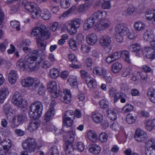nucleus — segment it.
Returning a JSON list of instances; mask_svg holds the SVG:
<instances>
[{
    "label": "nucleus",
    "mask_w": 155,
    "mask_h": 155,
    "mask_svg": "<svg viewBox=\"0 0 155 155\" xmlns=\"http://www.w3.org/2000/svg\"><path fill=\"white\" fill-rule=\"evenodd\" d=\"M23 50L27 53L31 54V56L27 59H20L17 63V66L21 71H26L28 69L36 71L39 67L41 61L37 58L40 54H44V51L36 50L31 51L29 47H23Z\"/></svg>",
    "instance_id": "obj_1"
},
{
    "label": "nucleus",
    "mask_w": 155,
    "mask_h": 155,
    "mask_svg": "<svg viewBox=\"0 0 155 155\" xmlns=\"http://www.w3.org/2000/svg\"><path fill=\"white\" fill-rule=\"evenodd\" d=\"M50 35L48 28L44 25L34 28L31 32V36L36 40L38 47L42 51L45 50L46 44L42 38L47 39L49 37Z\"/></svg>",
    "instance_id": "obj_2"
},
{
    "label": "nucleus",
    "mask_w": 155,
    "mask_h": 155,
    "mask_svg": "<svg viewBox=\"0 0 155 155\" xmlns=\"http://www.w3.org/2000/svg\"><path fill=\"white\" fill-rule=\"evenodd\" d=\"M114 31L115 33L114 38L119 42H122L125 37L130 39H134L136 37L134 31L130 29L123 23L117 25L115 28Z\"/></svg>",
    "instance_id": "obj_3"
},
{
    "label": "nucleus",
    "mask_w": 155,
    "mask_h": 155,
    "mask_svg": "<svg viewBox=\"0 0 155 155\" xmlns=\"http://www.w3.org/2000/svg\"><path fill=\"white\" fill-rule=\"evenodd\" d=\"M21 84L23 86L25 87H30L34 84L33 89L40 95L44 94L46 91V88L43 84L37 78L27 77L22 79Z\"/></svg>",
    "instance_id": "obj_4"
},
{
    "label": "nucleus",
    "mask_w": 155,
    "mask_h": 155,
    "mask_svg": "<svg viewBox=\"0 0 155 155\" xmlns=\"http://www.w3.org/2000/svg\"><path fill=\"white\" fill-rule=\"evenodd\" d=\"M76 135L75 129H71L68 132L67 136L64 137V139L65 141L64 149L66 155H73L71 147L72 146V142L74 141Z\"/></svg>",
    "instance_id": "obj_5"
},
{
    "label": "nucleus",
    "mask_w": 155,
    "mask_h": 155,
    "mask_svg": "<svg viewBox=\"0 0 155 155\" xmlns=\"http://www.w3.org/2000/svg\"><path fill=\"white\" fill-rule=\"evenodd\" d=\"M20 5H24L25 9L31 12V17L34 19H37L41 16V11L39 8H35L36 4L33 2H28L26 0H20Z\"/></svg>",
    "instance_id": "obj_6"
},
{
    "label": "nucleus",
    "mask_w": 155,
    "mask_h": 155,
    "mask_svg": "<svg viewBox=\"0 0 155 155\" xmlns=\"http://www.w3.org/2000/svg\"><path fill=\"white\" fill-rule=\"evenodd\" d=\"M81 21L80 19L75 18L66 22L64 27L70 35H75L80 27Z\"/></svg>",
    "instance_id": "obj_7"
},
{
    "label": "nucleus",
    "mask_w": 155,
    "mask_h": 155,
    "mask_svg": "<svg viewBox=\"0 0 155 155\" xmlns=\"http://www.w3.org/2000/svg\"><path fill=\"white\" fill-rule=\"evenodd\" d=\"M43 106L40 101H36L31 104L30 107L29 115L31 118L34 119L40 118L42 114Z\"/></svg>",
    "instance_id": "obj_8"
},
{
    "label": "nucleus",
    "mask_w": 155,
    "mask_h": 155,
    "mask_svg": "<svg viewBox=\"0 0 155 155\" xmlns=\"http://www.w3.org/2000/svg\"><path fill=\"white\" fill-rule=\"evenodd\" d=\"M111 38L107 34L101 35L99 38V45L104 49L106 53H109L111 50Z\"/></svg>",
    "instance_id": "obj_9"
},
{
    "label": "nucleus",
    "mask_w": 155,
    "mask_h": 155,
    "mask_svg": "<svg viewBox=\"0 0 155 155\" xmlns=\"http://www.w3.org/2000/svg\"><path fill=\"white\" fill-rule=\"evenodd\" d=\"M111 25V22L109 20L104 19L97 21L94 26V29L97 31H103L108 28Z\"/></svg>",
    "instance_id": "obj_10"
},
{
    "label": "nucleus",
    "mask_w": 155,
    "mask_h": 155,
    "mask_svg": "<svg viewBox=\"0 0 155 155\" xmlns=\"http://www.w3.org/2000/svg\"><path fill=\"white\" fill-rule=\"evenodd\" d=\"M22 147L30 153L34 152L37 147V143L35 139L28 138L23 142Z\"/></svg>",
    "instance_id": "obj_11"
},
{
    "label": "nucleus",
    "mask_w": 155,
    "mask_h": 155,
    "mask_svg": "<svg viewBox=\"0 0 155 155\" xmlns=\"http://www.w3.org/2000/svg\"><path fill=\"white\" fill-rule=\"evenodd\" d=\"M26 101L22 98L21 94L15 92L13 95L12 99L13 104L18 107H24L26 105Z\"/></svg>",
    "instance_id": "obj_12"
},
{
    "label": "nucleus",
    "mask_w": 155,
    "mask_h": 155,
    "mask_svg": "<svg viewBox=\"0 0 155 155\" xmlns=\"http://www.w3.org/2000/svg\"><path fill=\"white\" fill-rule=\"evenodd\" d=\"M47 87L53 97L56 98L59 95V91L57 90V84L55 81H52L49 82L48 84Z\"/></svg>",
    "instance_id": "obj_13"
},
{
    "label": "nucleus",
    "mask_w": 155,
    "mask_h": 155,
    "mask_svg": "<svg viewBox=\"0 0 155 155\" xmlns=\"http://www.w3.org/2000/svg\"><path fill=\"white\" fill-rule=\"evenodd\" d=\"M147 134L142 130L138 128L135 132L134 138L135 140L138 142H141L145 139Z\"/></svg>",
    "instance_id": "obj_14"
},
{
    "label": "nucleus",
    "mask_w": 155,
    "mask_h": 155,
    "mask_svg": "<svg viewBox=\"0 0 155 155\" xmlns=\"http://www.w3.org/2000/svg\"><path fill=\"white\" fill-rule=\"evenodd\" d=\"M54 104H51L50 108L45 115V119L46 121H49L51 120L55 114V110L54 107Z\"/></svg>",
    "instance_id": "obj_15"
},
{
    "label": "nucleus",
    "mask_w": 155,
    "mask_h": 155,
    "mask_svg": "<svg viewBox=\"0 0 155 155\" xmlns=\"http://www.w3.org/2000/svg\"><path fill=\"white\" fill-rule=\"evenodd\" d=\"M142 51V53L140 54V53H138V52L140 51L141 50V47L139 44L137 43H135L134 44H133L131 45H130L128 47V49L129 50L132 52H135L137 53L136 55L137 56L139 57H141L142 55V54L144 56H146L144 55L143 53V50Z\"/></svg>",
    "instance_id": "obj_16"
},
{
    "label": "nucleus",
    "mask_w": 155,
    "mask_h": 155,
    "mask_svg": "<svg viewBox=\"0 0 155 155\" xmlns=\"http://www.w3.org/2000/svg\"><path fill=\"white\" fill-rule=\"evenodd\" d=\"M9 93V89L7 87H3L0 89V104L4 102Z\"/></svg>",
    "instance_id": "obj_17"
},
{
    "label": "nucleus",
    "mask_w": 155,
    "mask_h": 155,
    "mask_svg": "<svg viewBox=\"0 0 155 155\" xmlns=\"http://www.w3.org/2000/svg\"><path fill=\"white\" fill-rule=\"evenodd\" d=\"M95 21L92 16L88 18L84 21L83 24V28L85 31L91 29L94 25Z\"/></svg>",
    "instance_id": "obj_18"
},
{
    "label": "nucleus",
    "mask_w": 155,
    "mask_h": 155,
    "mask_svg": "<svg viewBox=\"0 0 155 155\" xmlns=\"http://www.w3.org/2000/svg\"><path fill=\"white\" fill-rule=\"evenodd\" d=\"M88 149L90 152L95 155L99 154L101 150V148L99 145L95 143L89 145Z\"/></svg>",
    "instance_id": "obj_19"
},
{
    "label": "nucleus",
    "mask_w": 155,
    "mask_h": 155,
    "mask_svg": "<svg viewBox=\"0 0 155 155\" xmlns=\"http://www.w3.org/2000/svg\"><path fill=\"white\" fill-rule=\"evenodd\" d=\"M93 73L95 75L98 76H104L107 72L104 68L98 66L94 67L93 70Z\"/></svg>",
    "instance_id": "obj_20"
},
{
    "label": "nucleus",
    "mask_w": 155,
    "mask_h": 155,
    "mask_svg": "<svg viewBox=\"0 0 155 155\" xmlns=\"http://www.w3.org/2000/svg\"><path fill=\"white\" fill-rule=\"evenodd\" d=\"M23 115H18L15 116L12 120V126L13 128L17 127L24 120Z\"/></svg>",
    "instance_id": "obj_21"
},
{
    "label": "nucleus",
    "mask_w": 155,
    "mask_h": 155,
    "mask_svg": "<svg viewBox=\"0 0 155 155\" xmlns=\"http://www.w3.org/2000/svg\"><path fill=\"white\" fill-rule=\"evenodd\" d=\"M143 53L148 59L155 58V51L154 50L149 47H147L143 50Z\"/></svg>",
    "instance_id": "obj_22"
},
{
    "label": "nucleus",
    "mask_w": 155,
    "mask_h": 155,
    "mask_svg": "<svg viewBox=\"0 0 155 155\" xmlns=\"http://www.w3.org/2000/svg\"><path fill=\"white\" fill-rule=\"evenodd\" d=\"M107 16V13L106 11H102L100 10L94 12L92 17L95 21H100L104 19Z\"/></svg>",
    "instance_id": "obj_23"
},
{
    "label": "nucleus",
    "mask_w": 155,
    "mask_h": 155,
    "mask_svg": "<svg viewBox=\"0 0 155 155\" xmlns=\"http://www.w3.org/2000/svg\"><path fill=\"white\" fill-rule=\"evenodd\" d=\"M86 40L88 44L93 45L97 41V36L95 34L90 33L87 36Z\"/></svg>",
    "instance_id": "obj_24"
},
{
    "label": "nucleus",
    "mask_w": 155,
    "mask_h": 155,
    "mask_svg": "<svg viewBox=\"0 0 155 155\" xmlns=\"http://www.w3.org/2000/svg\"><path fill=\"white\" fill-rule=\"evenodd\" d=\"M40 125V121L34 120L30 122L28 127V130L30 132H33L36 130Z\"/></svg>",
    "instance_id": "obj_25"
},
{
    "label": "nucleus",
    "mask_w": 155,
    "mask_h": 155,
    "mask_svg": "<svg viewBox=\"0 0 155 155\" xmlns=\"http://www.w3.org/2000/svg\"><path fill=\"white\" fill-rule=\"evenodd\" d=\"M78 77L76 75H70L68 79L67 83L71 87H76L78 85Z\"/></svg>",
    "instance_id": "obj_26"
},
{
    "label": "nucleus",
    "mask_w": 155,
    "mask_h": 155,
    "mask_svg": "<svg viewBox=\"0 0 155 155\" xmlns=\"http://www.w3.org/2000/svg\"><path fill=\"white\" fill-rule=\"evenodd\" d=\"M64 96L61 99L62 101L65 103L68 104L71 100V91L68 89H66L64 90Z\"/></svg>",
    "instance_id": "obj_27"
},
{
    "label": "nucleus",
    "mask_w": 155,
    "mask_h": 155,
    "mask_svg": "<svg viewBox=\"0 0 155 155\" xmlns=\"http://www.w3.org/2000/svg\"><path fill=\"white\" fill-rule=\"evenodd\" d=\"M85 82L90 89L95 88L96 87L97 84L96 80L91 76H87L85 79Z\"/></svg>",
    "instance_id": "obj_28"
},
{
    "label": "nucleus",
    "mask_w": 155,
    "mask_h": 155,
    "mask_svg": "<svg viewBox=\"0 0 155 155\" xmlns=\"http://www.w3.org/2000/svg\"><path fill=\"white\" fill-rule=\"evenodd\" d=\"M17 76V73L16 71L13 70H11L8 74V79L9 83L12 84L15 83Z\"/></svg>",
    "instance_id": "obj_29"
},
{
    "label": "nucleus",
    "mask_w": 155,
    "mask_h": 155,
    "mask_svg": "<svg viewBox=\"0 0 155 155\" xmlns=\"http://www.w3.org/2000/svg\"><path fill=\"white\" fill-rule=\"evenodd\" d=\"M91 117L93 121L97 124L100 123L103 121L102 115L97 111L93 112L91 114Z\"/></svg>",
    "instance_id": "obj_30"
},
{
    "label": "nucleus",
    "mask_w": 155,
    "mask_h": 155,
    "mask_svg": "<svg viewBox=\"0 0 155 155\" xmlns=\"http://www.w3.org/2000/svg\"><path fill=\"white\" fill-rule=\"evenodd\" d=\"M87 136L88 139L92 142H96L97 140V134L94 130H90L87 131Z\"/></svg>",
    "instance_id": "obj_31"
},
{
    "label": "nucleus",
    "mask_w": 155,
    "mask_h": 155,
    "mask_svg": "<svg viewBox=\"0 0 155 155\" xmlns=\"http://www.w3.org/2000/svg\"><path fill=\"white\" fill-rule=\"evenodd\" d=\"M145 15L147 20L155 21V10L148 9L145 12Z\"/></svg>",
    "instance_id": "obj_32"
},
{
    "label": "nucleus",
    "mask_w": 155,
    "mask_h": 155,
    "mask_svg": "<svg viewBox=\"0 0 155 155\" xmlns=\"http://www.w3.org/2000/svg\"><path fill=\"white\" fill-rule=\"evenodd\" d=\"M71 148L72 149L73 155H75L74 150H77L80 152H82L84 149V145L82 142H77L75 143V145L72 144Z\"/></svg>",
    "instance_id": "obj_33"
},
{
    "label": "nucleus",
    "mask_w": 155,
    "mask_h": 155,
    "mask_svg": "<svg viewBox=\"0 0 155 155\" xmlns=\"http://www.w3.org/2000/svg\"><path fill=\"white\" fill-rule=\"evenodd\" d=\"M122 64L118 62H116L111 66L112 71L115 74H117L120 71L122 68Z\"/></svg>",
    "instance_id": "obj_34"
},
{
    "label": "nucleus",
    "mask_w": 155,
    "mask_h": 155,
    "mask_svg": "<svg viewBox=\"0 0 155 155\" xmlns=\"http://www.w3.org/2000/svg\"><path fill=\"white\" fill-rule=\"evenodd\" d=\"M121 57H122L123 60L129 64L131 63V60L130 58L129 53L127 50H123L120 52Z\"/></svg>",
    "instance_id": "obj_35"
},
{
    "label": "nucleus",
    "mask_w": 155,
    "mask_h": 155,
    "mask_svg": "<svg viewBox=\"0 0 155 155\" xmlns=\"http://www.w3.org/2000/svg\"><path fill=\"white\" fill-rule=\"evenodd\" d=\"M59 71L58 69L53 68L50 71L49 75L52 79H55L59 77Z\"/></svg>",
    "instance_id": "obj_36"
},
{
    "label": "nucleus",
    "mask_w": 155,
    "mask_h": 155,
    "mask_svg": "<svg viewBox=\"0 0 155 155\" xmlns=\"http://www.w3.org/2000/svg\"><path fill=\"white\" fill-rule=\"evenodd\" d=\"M145 126L149 131H151L153 129H155V118L147 120L146 122Z\"/></svg>",
    "instance_id": "obj_37"
},
{
    "label": "nucleus",
    "mask_w": 155,
    "mask_h": 155,
    "mask_svg": "<svg viewBox=\"0 0 155 155\" xmlns=\"http://www.w3.org/2000/svg\"><path fill=\"white\" fill-rule=\"evenodd\" d=\"M91 5V4L89 3L80 5L77 7L78 13H82L85 11L90 7Z\"/></svg>",
    "instance_id": "obj_38"
},
{
    "label": "nucleus",
    "mask_w": 155,
    "mask_h": 155,
    "mask_svg": "<svg viewBox=\"0 0 155 155\" xmlns=\"http://www.w3.org/2000/svg\"><path fill=\"white\" fill-rule=\"evenodd\" d=\"M41 17L45 20H49L51 17V14L48 10L45 9L41 11Z\"/></svg>",
    "instance_id": "obj_39"
},
{
    "label": "nucleus",
    "mask_w": 155,
    "mask_h": 155,
    "mask_svg": "<svg viewBox=\"0 0 155 155\" xmlns=\"http://www.w3.org/2000/svg\"><path fill=\"white\" fill-rule=\"evenodd\" d=\"M147 95L150 101L155 104V89H149L147 91Z\"/></svg>",
    "instance_id": "obj_40"
},
{
    "label": "nucleus",
    "mask_w": 155,
    "mask_h": 155,
    "mask_svg": "<svg viewBox=\"0 0 155 155\" xmlns=\"http://www.w3.org/2000/svg\"><path fill=\"white\" fill-rule=\"evenodd\" d=\"M146 149H155V138H151L146 142Z\"/></svg>",
    "instance_id": "obj_41"
},
{
    "label": "nucleus",
    "mask_w": 155,
    "mask_h": 155,
    "mask_svg": "<svg viewBox=\"0 0 155 155\" xmlns=\"http://www.w3.org/2000/svg\"><path fill=\"white\" fill-rule=\"evenodd\" d=\"M153 38V35L150 30H147L144 33L143 38L145 41H151Z\"/></svg>",
    "instance_id": "obj_42"
},
{
    "label": "nucleus",
    "mask_w": 155,
    "mask_h": 155,
    "mask_svg": "<svg viewBox=\"0 0 155 155\" xmlns=\"http://www.w3.org/2000/svg\"><path fill=\"white\" fill-rule=\"evenodd\" d=\"M132 71V68L129 66L125 68L122 71L121 75L123 77H127L130 75Z\"/></svg>",
    "instance_id": "obj_43"
},
{
    "label": "nucleus",
    "mask_w": 155,
    "mask_h": 155,
    "mask_svg": "<svg viewBox=\"0 0 155 155\" xmlns=\"http://www.w3.org/2000/svg\"><path fill=\"white\" fill-rule=\"evenodd\" d=\"M145 24L140 21L135 22L134 24V28L137 31H140L143 30L145 28Z\"/></svg>",
    "instance_id": "obj_44"
},
{
    "label": "nucleus",
    "mask_w": 155,
    "mask_h": 155,
    "mask_svg": "<svg viewBox=\"0 0 155 155\" xmlns=\"http://www.w3.org/2000/svg\"><path fill=\"white\" fill-rule=\"evenodd\" d=\"M107 116L111 120H115L117 118V114L113 108H110L107 110Z\"/></svg>",
    "instance_id": "obj_45"
},
{
    "label": "nucleus",
    "mask_w": 155,
    "mask_h": 155,
    "mask_svg": "<svg viewBox=\"0 0 155 155\" xmlns=\"http://www.w3.org/2000/svg\"><path fill=\"white\" fill-rule=\"evenodd\" d=\"M135 11V8L132 6H130L123 12V14L125 16H128L132 15Z\"/></svg>",
    "instance_id": "obj_46"
},
{
    "label": "nucleus",
    "mask_w": 155,
    "mask_h": 155,
    "mask_svg": "<svg viewBox=\"0 0 155 155\" xmlns=\"http://www.w3.org/2000/svg\"><path fill=\"white\" fill-rule=\"evenodd\" d=\"M68 44L71 49L73 50L78 49V47L76 41L74 38H71L69 40Z\"/></svg>",
    "instance_id": "obj_47"
},
{
    "label": "nucleus",
    "mask_w": 155,
    "mask_h": 155,
    "mask_svg": "<svg viewBox=\"0 0 155 155\" xmlns=\"http://www.w3.org/2000/svg\"><path fill=\"white\" fill-rule=\"evenodd\" d=\"M59 153L57 146L54 145L50 148L48 155H59Z\"/></svg>",
    "instance_id": "obj_48"
},
{
    "label": "nucleus",
    "mask_w": 155,
    "mask_h": 155,
    "mask_svg": "<svg viewBox=\"0 0 155 155\" xmlns=\"http://www.w3.org/2000/svg\"><path fill=\"white\" fill-rule=\"evenodd\" d=\"M71 0H61L60 6L63 9H66L68 8L70 6Z\"/></svg>",
    "instance_id": "obj_49"
},
{
    "label": "nucleus",
    "mask_w": 155,
    "mask_h": 155,
    "mask_svg": "<svg viewBox=\"0 0 155 155\" xmlns=\"http://www.w3.org/2000/svg\"><path fill=\"white\" fill-rule=\"evenodd\" d=\"M108 134L104 132H102L99 135V140L101 142L105 143L107 140Z\"/></svg>",
    "instance_id": "obj_50"
},
{
    "label": "nucleus",
    "mask_w": 155,
    "mask_h": 155,
    "mask_svg": "<svg viewBox=\"0 0 155 155\" xmlns=\"http://www.w3.org/2000/svg\"><path fill=\"white\" fill-rule=\"evenodd\" d=\"M71 118L63 117V120L64 125L68 127L71 126L73 123V121Z\"/></svg>",
    "instance_id": "obj_51"
},
{
    "label": "nucleus",
    "mask_w": 155,
    "mask_h": 155,
    "mask_svg": "<svg viewBox=\"0 0 155 155\" xmlns=\"http://www.w3.org/2000/svg\"><path fill=\"white\" fill-rule=\"evenodd\" d=\"M68 56L69 61H71L73 64H75L78 62L77 57L74 54L70 53L68 54Z\"/></svg>",
    "instance_id": "obj_52"
},
{
    "label": "nucleus",
    "mask_w": 155,
    "mask_h": 155,
    "mask_svg": "<svg viewBox=\"0 0 155 155\" xmlns=\"http://www.w3.org/2000/svg\"><path fill=\"white\" fill-rule=\"evenodd\" d=\"M133 108L132 105L130 104H127L123 107L122 112L123 113H127L132 110Z\"/></svg>",
    "instance_id": "obj_53"
},
{
    "label": "nucleus",
    "mask_w": 155,
    "mask_h": 155,
    "mask_svg": "<svg viewBox=\"0 0 155 155\" xmlns=\"http://www.w3.org/2000/svg\"><path fill=\"white\" fill-rule=\"evenodd\" d=\"M135 118L132 114H129L126 116V120L127 122L129 124H132L134 123L135 121Z\"/></svg>",
    "instance_id": "obj_54"
},
{
    "label": "nucleus",
    "mask_w": 155,
    "mask_h": 155,
    "mask_svg": "<svg viewBox=\"0 0 155 155\" xmlns=\"http://www.w3.org/2000/svg\"><path fill=\"white\" fill-rule=\"evenodd\" d=\"M1 143L2 144H4V146L10 149L12 145V141L8 138H5Z\"/></svg>",
    "instance_id": "obj_55"
},
{
    "label": "nucleus",
    "mask_w": 155,
    "mask_h": 155,
    "mask_svg": "<svg viewBox=\"0 0 155 155\" xmlns=\"http://www.w3.org/2000/svg\"><path fill=\"white\" fill-rule=\"evenodd\" d=\"M11 25L13 28H15L17 31L20 30V24L16 21H12L10 22Z\"/></svg>",
    "instance_id": "obj_56"
},
{
    "label": "nucleus",
    "mask_w": 155,
    "mask_h": 155,
    "mask_svg": "<svg viewBox=\"0 0 155 155\" xmlns=\"http://www.w3.org/2000/svg\"><path fill=\"white\" fill-rule=\"evenodd\" d=\"M3 111L6 114L11 113L12 109L9 103H6L3 106Z\"/></svg>",
    "instance_id": "obj_57"
},
{
    "label": "nucleus",
    "mask_w": 155,
    "mask_h": 155,
    "mask_svg": "<svg viewBox=\"0 0 155 155\" xmlns=\"http://www.w3.org/2000/svg\"><path fill=\"white\" fill-rule=\"evenodd\" d=\"M10 149L4 146L0 145V155H5L9 150Z\"/></svg>",
    "instance_id": "obj_58"
},
{
    "label": "nucleus",
    "mask_w": 155,
    "mask_h": 155,
    "mask_svg": "<svg viewBox=\"0 0 155 155\" xmlns=\"http://www.w3.org/2000/svg\"><path fill=\"white\" fill-rule=\"evenodd\" d=\"M8 43L7 40H5L3 43H0V52L4 51L8 46Z\"/></svg>",
    "instance_id": "obj_59"
},
{
    "label": "nucleus",
    "mask_w": 155,
    "mask_h": 155,
    "mask_svg": "<svg viewBox=\"0 0 155 155\" xmlns=\"http://www.w3.org/2000/svg\"><path fill=\"white\" fill-rule=\"evenodd\" d=\"M109 105L108 101L106 99H103L100 101V107L103 108H106L108 107Z\"/></svg>",
    "instance_id": "obj_60"
},
{
    "label": "nucleus",
    "mask_w": 155,
    "mask_h": 155,
    "mask_svg": "<svg viewBox=\"0 0 155 155\" xmlns=\"http://www.w3.org/2000/svg\"><path fill=\"white\" fill-rule=\"evenodd\" d=\"M110 128L115 131L119 130L121 129V126L120 125L116 122L112 124L110 126Z\"/></svg>",
    "instance_id": "obj_61"
},
{
    "label": "nucleus",
    "mask_w": 155,
    "mask_h": 155,
    "mask_svg": "<svg viewBox=\"0 0 155 155\" xmlns=\"http://www.w3.org/2000/svg\"><path fill=\"white\" fill-rule=\"evenodd\" d=\"M91 49V48L88 46L83 45H81V50L82 52L84 53H86L88 52Z\"/></svg>",
    "instance_id": "obj_62"
},
{
    "label": "nucleus",
    "mask_w": 155,
    "mask_h": 155,
    "mask_svg": "<svg viewBox=\"0 0 155 155\" xmlns=\"http://www.w3.org/2000/svg\"><path fill=\"white\" fill-rule=\"evenodd\" d=\"M74 112L71 110H68L64 113L63 117L72 118V117L74 116Z\"/></svg>",
    "instance_id": "obj_63"
},
{
    "label": "nucleus",
    "mask_w": 155,
    "mask_h": 155,
    "mask_svg": "<svg viewBox=\"0 0 155 155\" xmlns=\"http://www.w3.org/2000/svg\"><path fill=\"white\" fill-rule=\"evenodd\" d=\"M145 152L146 155H155V149L145 148Z\"/></svg>",
    "instance_id": "obj_64"
}]
</instances>
